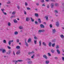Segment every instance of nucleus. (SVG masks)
<instances>
[{"label":"nucleus","mask_w":64,"mask_h":64,"mask_svg":"<svg viewBox=\"0 0 64 64\" xmlns=\"http://www.w3.org/2000/svg\"><path fill=\"white\" fill-rule=\"evenodd\" d=\"M36 56L37 57L39 56V54H36Z\"/></svg>","instance_id":"nucleus-56"},{"label":"nucleus","mask_w":64,"mask_h":64,"mask_svg":"<svg viewBox=\"0 0 64 64\" xmlns=\"http://www.w3.org/2000/svg\"><path fill=\"white\" fill-rule=\"evenodd\" d=\"M46 63L47 64H49V60H46Z\"/></svg>","instance_id":"nucleus-22"},{"label":"nucleus","mask_w":64,"mask_h":64,"mask_svg":"<svg viewBox=\"0 0 64 64\" xmlns=\"http://www.w3.org/2000/svg\"><path fill=\"white\" fill-rule=\"evenodd\" d=\"M13 54L15 56V52L14 51L13 52Z\"/></svg>","instance_id":"nucleus-58"},{"label":"nucleus","mask_w":64,"mask_h":64,"mask_svg":"<svg viewBox=\"0 0 64 64\" xmlns=\"http://www.w3.org/2000/svg\"><path fill=\"white\" fill-rule=\"evenodd\" d=\"M3 49V48L0 49V51H2Z\"/></svg>","instance_id":"nucleus-51"},{"label":"nucleus","mask_w":64,"mask_h":64,"mask_svg":"<svg viewBox=\"0 0 64 64\" xmlns=\"http://www.w3.org/2000/svg\"><path fill=\"white\" fill-rule=\"evenodd\" d=\"M47 8H49V5L48 4L47 6Z\"/></svg>","instance_id":"nucleus-47"},{"label":"nucleus","mask_w":64,"mask_h":64,"mask_svg":"<svg viewBox=\"0 0 64 64\" xmlns=\"http://www.w3.org/2000/svg\"><path fill=\"white\" fill-rule=\"evenodd\" d=\"M20 48V47L19 46H17L16 47V48L17 49H19Z\"/></svg>","instance_id":"nucleus-19"},{"label":"nucleus","mask_w":64,"mask_h":64,"mask_svg":"<svg viewBox=\"0 0 64 64\" xmlns=\"http://www.w3.org/2000/svg\"><path fill=\"white\" fill-rule=\"evenodd\" d=\"M36 5L37 6H39V4L38 3L36 4Z\"/></svg>","instance_id":"nucleus-63"},{"label":"nucleus","mask_w":64,"mask_h":64,"mask_svg":"<svg viewBox=\"0 0 64 64\" xmlns=\"http://www.w3.org/2000/svg\"><path fill=\"white\" fill-rule=\"evenodd\" d=\"M45 18H46V20H48V17L46 16Z\"/></svg>","instance_id":"nucleus-39"},{"label":"nucleus","mask_w":64,"mask_h":64,"mask_svg":"<svg viewBox=\"0 0 64 64\" xmlns=\"http://www.w3.org/2000/svg\"><path fill=\"white\" fill-rule=\"evenodd\" d=\"M20 50H18L16 52V54L17 55H18V54H20Z\"/></svg>","instance_id":"nucleus-14"},{"label":"nucleus","mask_w":64,"mask_h":64,"mask_svg":"<svg viewBox=\"0 0 64 64\" xmlns=\"http://www.w3.org/2000/svg\"><path fill=\"white\" fill-rule=\"evenodd\" d=\"M25 45H26L27 47H28V43L26 42V40H25Z\"/></svg>","instance_id":"nucleus-4"},{"label":"nucleus","mask_w":64,"mask_h":64,"mask_svg":"<svg viewBox=\"0 0 64 64\" xmlns=\"http://www.w3.org/2000/svg\"><path fill=\"white\" fill-rule=\"evenodd\" d=\"M8 25L9 26H10L11 25V24L10 22H8Z\"/></svg>","instance_id":"nucleus-41"},{"label":"nucleus","mask_w":64,"mask_h":64,"mask_svg":"<svg viewBox=\"0 0 64 64\" xmlns=\"http://www.w3.org/2000/svg\"><path fill=\"white\" fill-rule=\"evenodd\" d=\"M15 63V64H16L17 63V62H18V60H13V61Z\"/></svg>","instance_id":"nucleus-15"},{"label":"nucleus","mask_w":64,"mask_h":64,"mask_svg":"<svg viewBox=\"0 0 64 64\" xmlns=\"http://www.w3.org/2000/svg\"><path fill=\"white\" fill-rule=\"evenodd\" d=\"M10 3H11V2H10L9 1H8V2H7V4H10Z\"/></svg>","instance_id":"nucleus-42"},{"label":"nucleus","mask_w":64,"mask_h":64,"mask_svg":"<svg viewBox=\"0 0 64 64\" xmlns=\"http://www.w3.org/2000/svg\"><path fill=\"white\" fill-rule=\"evenodd\" d=\"M27 63H28V64H32V61H29L27 62Z\"/></svg>","instance_id":"nucleus-10"},{"label":"nucleus","mask_w":64,"mask_h":64,"mask_svg":"<svg viewBox=\"0 0 64 64\" xmlns=\"http://www.w3.org/2000/svg\"><path fill=\"white\" fill-rule=\"evenodd\" d=\"M34 43L35 44H37V40H34Z\"/></svg>","instance_id":"nucleus-34"},{"label":"nucleus","mask_w":64,"mask_h":64,"mask_svg":"<svg viewBox=\"0 0 64 64\" xmlns=\"http://www.w3.org/2000/svg\"><path fill=\"white\" fill-rule=\"evenodd\" d=\"M41 28H44V26L43 25V24H41L40 26Z\"/></svg>","instance_id":"nucleus-17"},{"label":"nucleus","mask_w":64,"mask_h":64,"mask_svg":"<svg viewBox=\"0 0 64 64\" xmlns=\"http://www.w3.org/2000/svg\"><path fill=\"white\" fill-rule=\"evenodd\" d=\"M34 39H37V38L35 36L34 38Z\"/></svg>","instance_id":"nucleus-59"},{"label":"nucleus","mask_w":64,"mask_h":64,"mask_svg":"<svg viewBox=\"0 0 64 64\" xmlns=\"http://www.w3.org/2000/svg\"><path fill=\"white\" fill-rule=\"evenodd\" d=\"M19 28L20 29H23V27H22V26H19Z\"/></svg>","instance_id":"nucleus-21"},{"label":"nucleus","mask_w":64,"mask_h":64,"mask_svg":"<svg viewBox=\"0 0 64 64\" xmlns=\"http://www.w3.org/2000/svg\"><path fill=\"white\" fill-rule=\"evenodd\" d=\"M17 7L18 9H20V7H19V6L18 5V6H17Z\"/></svg>","instance_id":"nucleus-57"},{"label":"nucleus","mask_w":64,"mask_h":64,"mask_svg":"<svg viewBox=\"0 0 64 64\" xmlns=\"http://www.w3.org/2000/svg\"><path fill=\"white\" fill-rule=\"evenodd\" d=\"M31 41V39L30 38H29L28 39V43H30V42Z\"/></svg>","instance_id":"nucleus-11"},{"label":"nucleus","mask_w":64,"mask_h":64,"mask_svg":"<svg viewBox=\"0 0 64 64\" xmlns=\"http://www.w3.org/2000/svg\"><path fill=\"white\" fill-rule=\"evenodd\" d=\"M1 10L2 12L3 13H4V15H7V13H6L4 12V11H3L5 10L4 9V8H3L2 9H1Z\"/></svg>","instance_id":"nucleus-2"},{"label":"nucleus","mask_w":64,"mask_h":64,"mask_svg":"<svg viewBox=\"0 0 64 64\" xmlns=\"http://www.w3.org/2000/svg\"><path fill=\"white\" fill-rule=\"evenodd\" d=\"M18 62H22V61H23V60H18Z\"/></svg>","instance_id":"nucleus-33"},{"label":"nucleus","mask_w":64,"mask_h":64,"mask_svg":"<svg viewBox=\"0 0 64 64\" xmlns=\"http://www.w3.org/2000/svg\"><path fill=\"white\" fill-rule=\"evenodd\" d=\"M13 42V40H12L11 41L10 40L9 42H8V44L10 46V45L11 44V43L12 42Z\"/></svg>","instance_id":"nucleus-5"},{"label":"nucleus","mask_w":64,"mask_h":64,"mask_svg":"<svg viewBox=\"0 0 64 64\" xmlns=\"http://www.w3.org/2000/svg\"><path fill=\"white\" fill-rule=\"evenodd\" d=\"M18 34V33L17 32H14V34L15 35H17Z\"/></svg>","instance_id":"nucleus-25"},{"label":"nucleus","mask_w":64,"mask_h":64,"mask_svg":"<svg viewBox=\"0 0 64 64\" xmlns=\"http://www.w3.org/2000/svg\"><path fill=\"white\" fill-rule=\"evenodd\" d=\"M11 53V50H9L8 52H6V54H10Z\"/></svg>","instance_id":"nucleus-7"},{"label":"nucleus","mask_w":64,"mask_h":64,"mask_svg":"<svg viewBox=\"0 0 64 64\" xmlns=\"http://www.w3.org/2000/svg\"><path fill=\"white\" fill-rule=\"evenodd\" d=\"M14 23H17V20H14Z\"/></svg>","instance_id":"nucleus-36"},{"label":"nucleus","mask_w":64,"mask_h":64,"mask_svg":"<svg viewBox=\"0 0 64 64\" xmlns=\"http://www.w3.org/2000/svg\"><path fill=\"white\" fill-rule=\"evenodd\" d=\"M42 6H44V7L46 6L44 4H42Z\"/></svg>","instance_id":"nucleus-54"},{"label":"nucleus","mask_w":64,"mask_h":64,"mask_svg":"<svg viewBox=\"0 0 64 64\" xmlns=\"http://www.w3.org/2000/svg\"><path fill=\"white\" fill-rule=\"evenodd\" d=\"M45 32V30H39L38 31V33H41V32Z\"/></svg>","instance_id":"nucleus-1"},{"label":"nucleus","mask_w":64,"mask_h":64,"mask_svg":"<svg viewBox=\"0 0 64 64\" xmlns=\"http://www.w3.org/2000/svg\"><path fill=\"white\" fill-rule=\"evenodd\" d=\"M25 5L26 6H27L28 5V4L27 2H25Z\"/></svg>","instance_id":"nucleus-43"},{"label":"nucleus","mask_w":64,"mask_h":64,"mask_svg":"<svg viewBox=\"0 0 64 64\" xmlns=\"http://www.w3.org/2000/svg\"><path fill=\"white\" fill-rule=\"evenodd\" d=\"M34 56H35V54H34L33 55L31 56V58H34Z\"/></svg>","instance_id":"nucleus-37"},{"label":"nucleus","mask_w":64,"mask_h":64,"mask_svg":"<svg viewBox=\"0 0 64 64\" xmlns=\"http://www.w3.org/2000/svg\"><path fill=\"white\" fill-rule=\"evenodd\" d=\"M30 19H31V21H32V22H34V20L33 19V18H30Z\"/></svg>","instance_id":"nucleus-35"},{"label":"nucleus","mask_w":64,"mask_h":64,"mask_svg":"<svg viewBox=\"0 0 64 64\" xmlns=\"http://www.w3.org/2000/svg\"><path fill=\"white\" fill-rule=\"evenodd\" d=\"M17 42H19V39H17L16 40Z\"/></svg>","instance_id":"nucleus-53"},{"label":"nucleus","mask_w":64,"mask_h":64,"mask_svg":"<svg viewBox=\"0 0 64 64\" xmlns=\"http://www.w3.org/2000/svg\"><path fill=\"white\" fill-rule=\"evenodd\" d=\"M26 21H29L30 20V18H29L27 17L26 18Z\"/></svg>","instance_id":"nucleus-9"},{"label":"nucleus","mask_w":64,"mask_h":64,"mask_svg":"<svg viewBox=\"0 0 64 64\" xmlns=\"http://www.w3.org/2000/svg\"><path fill=\"white\" fill-rule=\"evenodd\" d=\"M56 26H57V27H59V22H56Z\"/></svg>","instance_id":"nucleus-3"},{"label":"nucleus","mask_w":64,"mask_h":64,"mask_svg":"<svg viewBox=\"0 0 64 64\" xmlns=\"http://www.w3.org/2000/svg\"><path fill=\"white\" fill-rule=\"evenodd\" d=\"M56 49H58V48H59V45H57L56 46Z\"/></svg>","instance_id":"nucleus-24"},{"label":"nucleus","mask_w":64,"mask_h":64,"mask_svg":"<svg viewBox=\"0 0 64 64\" xmlns=\"http://www.w3.org/2000/svg\"><path fill=\"white\" fill-rule=\"evenodd\" d=\"M15 14V12L14 11L12 13V14H13V15H14V14Z\"/></svg>","instance_id":"nucleus-45"},{"label":"nucleus","mask_w":64,"mask_h":64,"mask_svg":"<svg viewBox=\"0 0 64 64\" xmlns=\"http://www.w3.org/2000/svg\"><path fill=\"white\" fill-rule=\"evenodd\" d=\"M52 34H54L56 32V30L55 29L52 30Z\"/></svg>","instance_id":"nucleus-6"},{"label":"nucleus","mask_w":64,"mask_h":64,"mask_svg":"<svg viewBox=\"0 0 64 64\" xmlns=\"http://www.w3.org/2000/svg\"><path fill=\"white\" fill-rule=\"evenodd\" d=\"M13 17H14V16H11V19H12V18H13Z\"/></svg>","instance_id":"nucleus-62"},{"label":"nucleus","mask_w":64,"mask_h":64,"mask_svg":"<svg viewBox=\"0 0 64 64\" xmlns=\"http://www.w3.org/2000/svg\"><path fill=\"white\" fill-rule=\"evenodd\" d=\"M38 22L39 23H41V21L40 19L38 18Z\"/></svg>","instance_id":"nucleus-16"},{"label":"nucleus","mask_w":64,"mask_h":64,"mask_svg":"<svg viewBox=\"0 0 64 64\" xmlns=\"http://www.w3.org/2000/svg\"><path fill=\"white\" fill-rule=\"evenodd\" d=\"M55 12L56 13H58V10H55Z\"/></svg>","instance_id":"nucleus-38"},{"label":"nucleus","mask_w":64,"mask_h":64,"mask_svg":"<svg viewBox=\"0 0 64 64\" xmlns=\"http://www.w3.org/2000/svg\"><path fill=\"white\" fill-rule=\"evenodd\" d=\"M48 56H51V54H50V53H48Z\"/></svg>","instance_id":"nucleus-48"},{"label":"nucleus","mask_w":64,"mask_h":64,"mask_svg":"<svg viewBox=\"0 0 64 64\" xmlns=\"http://www.w3.org/2000/svg\"><path fill=\"white\" fill-rule=\"evenodd\" d=\"M35 16H36V17H38V14H35Z\"/></svg>","instance_id":"nucleus-31"},{"label":"nucleus","mask_w":64,"mask_h":64,"mask_svg":"<svg viewBox=\"0 0 64 64\" xmlns=\"http://www.w3.org/2000/svg\"><path fill=\"white\" fill-rule=\"evenodd\" d=\"M60 37H61V38H64V36H63V35L62 34L60 35Z\"/></svg>","instance_id":"nucleus-30"},{"label":"nucleus","mask_w":64,"mask_h":64,"mask_svg":"<svg viewBox=\"0 0 64 64\" xmlns=\"http://www.w3.org/2000/svg\"><path fill=\"white\" fill-rule=\"evenodd\" d=\"M44 2V0H41V2H42V3H43Z\"/></svg>","instance_id":"nucleus-55"},{"label":"nucleus","mask_w":64,"mask_h":64,"mask_svg":"<svg viewBox=\"0 0 64 64\" xmlns=\"http://www.w3.org/2000/svg\"><path fill=\"white\" fill-rule=\"evenodd\" d=\"M55 5H56V6H57V5H58V4L57 3H56L55 4Z\"/></svg>","instance_id":"nucleus-64"},{"label":"nucleus","mask_w":64,"mask_h":64,"mask_svg":"<svg viewBox=\"0 0 64 64\" xmlns=\"http://www.w3.org/2000/svg\"><path fill=\"white\" fill-rule=\"evenodd\" d=\"M42 44L44 46H46V43L44 42H42Z\"/></svg>","instance_id":"nucleus-20"},{"label":"nucleus","mask_w":64,"mask_h":64,"mask_svg":"<svg viewBox=\"0 0 64 64\" xmlns=\"http://www.w3.org/2000/svg\"><path fill=\"white\" fill-rule=\"evenodd\" d=\"M51 44H52V43H51V42H50L49 44H48V45L50 47H51Z\"/></svg>","instance_id":"nucleus-26"},{"label":"nucleus","mask_w":64,"mask_h":64,"mask_svg":"<svg viewBox=\"0 0 64 64\" xmlns=\"http://www.w3.org/2000/svg\"><path fill=\"white\" fill-rule=\"evenodd\" d=\"M2 52L3 53H5L6 52V50L5 49H3V50H2Z\"/></svg>","instance_id":"nucleus-18"},{"label":"nucleus","mask_w":64,"mask_h":64,"mask_svg":"<svg viewBox=\"0 0 64 64\" xmlns=\"http://www.w3.org/2000/svg\"><path fill=\"white\" fill-rule=\"evenodd\" d=\"M28 54H29V55H30V54H32V53L31 52H29L28 53Z\"/></svg>","instance_id":"nucleus-52"},{"label":"nucleus","mask_w":64,"mask_h":64,"mask_svg":"<svg viewBox=\"0 0 64 64\" xmlns=\"http://www.w3.org/2000/svg\"><path fill=\"white\" fill-rule=\"evenodd\" d=\"M35 23H36V24H38V22H37V21H36Z\"/></svg>","instance_id":"nucleus-50"},{"label":"nucleus","mask_w":64,"mask_h":64,"mask_svg":"<svg viewBox=\"0 0 64 64\" xmlns=\"http://www.w3.org/2000/svg\"><path fill=\"white\" fill-rule=\"evenodd\" d=\"M26 61H30V60H31V59L28 58L26 59Z\"/></svg>","instance_id":"nucleus-29"},{"label":"nucleus","mask_w":64,"mask_h":64,"mask_svg":"<svg viewBox=\"0 0 64 64\" xmlns=\"http://www.w3.org/2000/svg\"><path fill=\"white\" fill-rule=\"evenodd\" d=\"M43 57L45 59H47V56L46 55H44L43 56Z\"/></svg>","instance_id":"nucleus-8"},{"label":"nucleus","mask_w":64,"mask_h":64,"mask_svg":"<svg viewBox=\"0 0 64 64\" xmlns=\"http://www.w3.org/2000/svg\"><path fill=\"white\" fill-rule=\"evenodd\" d=\"M56 51H57L58 54H60V51H59V50H58V49Z\"/></svg>","instance_id":"nucleus-12"},{"label":"nucleus","mask_w":64,"mask_h":64,"mask_svg":"<svg viewBox=\"0 0 64 64\" xmlns=\"http://www.w3.org/2000/svg\"><path fill=\"white\" fill-rule=\"evenodd\" d=\"M27 10H31V8H30L28 7L27 8Z\"/></svg>","instance_id":"nucleus-44"},{"label":"nucleus","mask_w":64,"mask_h":64,"mask_svg":"<svg viewBox=\"0 0 64 64\" xmlns=\"http://www.w3.org/2000/svg\"><path fill=\"white\" fill-rule=\"evenodd\" d=\"M24 14H25V15H26V12L25 11H24Z\"/></svg>","instance_id":"nucleus-60"},{"label":"nucleus","mask_w":64,"mask_h":64,"mask_svg":"<svg viewBox=\"0 0 64 64\" xmlns=\"http://www.w3.org/2000/svg\"><path fill=\"white\" fill-rule=\"evenodd\" d=\"M7 47L9 49H11V47L9 46H8Z\"/></svg>","instance_id":"nucleus-49"},{"label":"nucleus","mask_w":64,"mask_h":64,"mask_svg":"<svg viewBox=\"0 0 64 64\" xmlns=\"http://www.w3.org/2000/svg\"><path fill=\"white\" fill-rule=\"evenodd\" d=\"M55 44L54 43L52 44V46L53 47H55Z\"/></svg>","instance_id":"nucleus-28"},{"label":"nucleus","mask_w":64,"mask_h":64,"mask_svg":"<svg viewBox=\"0 0 64 64\" xmlns=\"http://www.w3.org/2000/svg\"><path fill=\"white\" fill-rule=\"evenodd\" d=\"M62 59L63 61H64V57H62Z\"/></svg>","instance_id":"nucleus-61"},{"label":"nucleus","mask_w":64,"mask_h":64,"mask_svg":"<svg viewBox=\"0 0 64 64\" xmlns=\"http://www.w3.org/2000/svg\"><path fill=\"white\" fill-rule=\"evenodd\" d=\"M50 28H52V24H50Z\"/></svg>","instance_id":"nucleus-46"},{"label":"nucleus","mask_w":64,"mask_h":64,"mask_svg":"<svg viewBox=\"0 0 64 64\" xmlns=\"http://www.w3.org/2000/svg\"><path fill=\"white\" fill-rule=\"evenodd\" d=\"M39 43L40 46H41V40H40L39 42Z\"/></svg>","instance_id":"nucleus-23"},{"label":"nucleus","mask_w":64,"mask_h":64,"mask_svg":"<svg viewBox=\"0 0 64 64\" xmlns=\"http://www.w3.org/2000/svg\"><path fill=\"white\" fill-rule=\"evenodd\" d=\"M3 42L4 43H6V40H4L3 41Z\"/></svg>","instance_id":"nucleus-40"},{"label":"nucleus","mask_w":64,"mask_h":64,"mask_svg":"<svg viewBox=\"0 0 64 64\" xmlns=\"http://www.w3.org/2000/svg\"><path fill=\"white\" fill-rule=\"evenodd\" d=\"M51 8H53V6H54V4L53 3H52L51 5H50Z\"/></svg>","instance_id":"nucleus-13"},{"label":"nucleus","mask_w":64,"mask_h":64,"mask_svg":"<svg viewBox=\"0 0 64 64\" xmlns=\"http://www.w3.org/2000/svg\"><path fill=\"white\" fill-rule=\"evenodd\" d=\"M56 40L55 39H53L52 40V42L53 43H55V42Z\"/></svg>","instance_id":"nucleus-32"},{"label":"nucleus","mask_w":64,"mask_h":64,"mask_svg":"<svg viewBox=\"0 0 64 64\" xmlns=\"http://www.w3.org/2000/svg\"><path fill=\"white\" fill-rule=\"evenodd\" d=\"M51 52L52 53H54L55 52V50H53V49H52V50H51Z\"/></svg>","instance_id":"nucleus-27"}]
</instances>
